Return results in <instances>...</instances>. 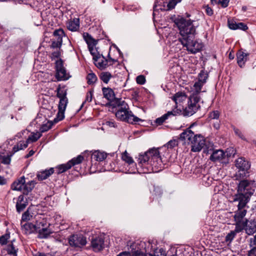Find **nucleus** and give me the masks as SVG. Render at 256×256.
Returning <instances> with one entry per match:
<instances>
[{
    "label": "nucleus",
    "mask_w": 256,
    "mask_h": 256,
    "mask_svg": "<svg viewBox=\"0 0 256 256\" xmlns=\"http://www.w3.org/2000/svg\"><path fill=\"white\" fill-rule=\"evenodd\" d=\"M172 20L180 30L181 37L179 40L184 46L186 48L187 50L193 54L200 52L203 44L196 39V27L193 25L192 22L190 20H186L180 16L172 18Z\"/></svg>",
    "instance_id": "1"
},
{
    "label": "nucleus",
    "mask_w": 256,
    "mask_h": 256,
    "mask_svg": "<svg viewBox=\"0 0 256 256\" xmlns=\"http://www.w3.org/2000/svg\"><path fill=\"white\" fill-rule=\"evenodd\" d=\"M158 148H152L144 153H140L138 158V168L131 170L129 168V174L151 173L162 170L166 160H163Z\"/></svg>",
    "instance_id": "2"
},
{
    "label": "nucleus",
    "mask_w": 256,
    "mask_h": 256,
    "mask_svg": "<svg viewBox=\"0 0 256 256\" xmlns=\"http://www.w3.org/2000/svg\"><path fill=\"white\" fill-rule=\"evenodd\" d=\"M256 188L254 180L244 179L240 180L238 186L237 194L234 196V202H240V206H246Z\"/></svg>",
    "instance_id": "3"
},
{
    "label": "nucleus",
    "mask_w": 256,
    "mask_h": 256,
    "mask_svg": "<svg viewBox=\"0 0 256 256\" xmlns=\"http://www.w3.org/2000/svg\"><path fill=\"white\" fill-rule=\"evenodd\" d=\"M196 122H194L180 135V139L182 140H186L191 145V151L199 152L206 145V140L201 134H195L190 130Z\"/></svg>",
    "instance_id": "4"
},
{
    "label": "nucleus",
    "mask_w": 256,
    "mask_h": 256,
    "mask_svg": "<svg viewBox=\"0 0 256 256\" xmlns=\"http://www.w3.org/2000/svg\"><path fill=\"white\" fill-rule=\"evenodd\" d=\"M124 103V101L122 100L121 98H116L114 97V99L108 101L106 106L112 110L116 108V116L122 121L128 122V108L122 107Z\"/></svg>",
    "instance_id": "5"
},
{
    "label": "nucleus",
    "mask_w": 256,
    "mask_h": 256,
    "mask_svg": "<svg viewBox=\"0 0 256 256\" xmlns=\"http://www.w3.org/2000/svg\"><path fill=\"white\" fill-rule=\"evenodd\" d=\"M84 160V157L82 155L80 154L78 156L74 158L66 164L58 166L56 167V172L58 174L64 173L70 169L72 166L74 167L76 171L80 172V169L78 170V167L77 166L81 164Z\"/></svg>",
    "instance_id": "6"
},
{
    "label": "nucleus",
    "mask_w": 256,
    "mask_h": 256,
    "mask_svg": "<svg viewBox=\"0 0 256 256\" xmlns=\"http://www.w3.org/2000/svg\"><path fill=\"white\" fill-rule=\"evenodd\" d=\"M200 99V96L190 94L188 99V106L184 110V115L191 116L195 114L200 108V106L198 104Z\"/></svg>",
    "instance_id": "7"
},
{
    "label": "nucleus",
    "mask_w": 256,
    "mask_h": 256,
    "mask_svg": "<svg viewBox=\"0 0 256 256\" xmlns=\"http://www.w3.org/2000/svg\"><path fill=\"white\" fill-rule=\"evenodd\" d=\"M236 166L238 169L236 172V176L240 178H246L248 175V170L250 165L245 158L241 157L236 160Z\"/></svg>",
    "instance_id": "8"
},
{
    "label": "nucleus",
    "mask_w": 256,
    "mask_h": 256,
    "mask_svg": "<svg viewBox=\"0 0 256 256\" xmlns=\"http://www.w3.org/2000/svg\"><path fill=\"white\" fill-rule=\"evenodd\" d=\"M176 5V2L172 0H156L154 6L153 16L155 12L160 10L161 11L170 10L174 8Z\"/></svg>",
    "instance_id": "9"
},
{
    "label": "nucleus",
    "mask_w": 256,
    "mask_h": 256,
    "mask_svg": "<svg viewBox=\"0 0 256 256\" xmlns=\"http://www.w3.org/2000/svg\"><path fill=\"white\" fill-rule=\"evenodd\" d=\"M56 78L58 81L68 80L70 76L66 73V68L64 66V62L60 58L56 62Z\"/></svg>",
    "instance_id": "10"
},
{
    "label": "nucleus",
    "mask_w": 256,
    "mask_h": 256,
    "mask_svg": "<svg viewBox=\"0 0 256 256\" xmlns=\"http://www.w3.org/2000/svg\"><path fill=\"white\" fill-rule=\"evenodd\" d=\"M68 243L72 247L80 248L86 244V238L81 234H72L68 238Z\"/></svg>",
    "instance_id": "11"
},
{
    "label": "nucleus",
    "mask_w": 256,
    "mask_h": 256,
    "mask_svg": "<svg viewBox=\"0 0 256 256\" xmlns=\"http://www.w3.org/2000/svg\"><path fill=\"white\" fill-rule=\"evenodd\" d=\"M88 50L90 52V54L92 56L93 60L94 62H97L98 58H100L101 56L103 58L104 60H102L101 62H98V64H95L99 68H105L108 66V60H106L102 54H100L98 52L96 48V50H94V48H88Z\"/></svg>",
    "instance_id": "12"
},
{
    "label": "nucleus",
    "mask_w": 256,
    "mask_h": 256,
    "mask_svg": "<svg viewBox=\"0 0 256 256\" xmlns=\"http://www.w3.org/2000/svg\"><path fill=\"white\" fill-rule=\"evenodd\" d=\"M210 160L214 162H220L226 164L228 162V154L222 150H218L214 151L210 156Z\"/></svg>",
    "instance_id": "13"
},
{
    "label": "nucleus",
    "mask_w": 256,
    "mask_h": 256,
    "mask_svg": "<svg viewBox=\"0 0 256 256\" xmlns=\"http://www.w3.org/2000/svg\"><path fill=\"white\" fill-rule=\"evenodd\" d=\"M104 238L102 236L93 237L91 241V246L94 252H100L104 248Z\"/></svg>",
    "instance_id": "14"
},
{
    "label": "nucleus",
    "mask_w": 256,
    "mask_h": 256,
    "mask_svg": "<svg viewBox=\"0 0 256 256\" xmlns=\"http://www.w3.org/2000/svg\"><path fill=\"white\" fill-rule=\"evenodd\" d=\"M28 201L24 194H20L17 198L16 204V212L18 213L22 212L28 205Z\"/></svg>",
    "instance_id": "15"
},
{
    "label": "nucleus",
    "mask_w": 256,
    "mask_h": 256,
    "mask_svg": "<svg viewBox=\"0 0 256 256\" xmlns=\"http://www.w3.org/2000/svg\"><path fill=\"white\" fill-rule=\"evenodd\" d=\"M130 247L132 250L129 252V256H146L145 252L141 250L138 242H133Z\"/></svg>",
    "instance_id": "16"
},
{
    "label": "nucleus",
    "mask_w": 256,
    "mask_h": 256,
    "mask_svg": "<svg viewBox=\"0 0 256 256\" xmlns=\"http://www.w3.org/2000/svg\"><path fill=\"white\" fill-rule=\"evenodd\" d=\"M107 154L104 152H102L100 150H95L91 154L92 162H101L104 161L106 158Z\"/></svg>",
    "instance_id": "17"
},
{
    "label": "nucleus",
    "mask_w": 256,
    "mask_h": 256,
    "mask_svg": "<svg viewBox=\"0 0 256 256\" xmlns=\"http://www.w3.org/2000/svg\"><path fill=\"white\" fill-rule=\"evenodd\" d=\"M248 54L239 50L236 54L237 63L239 66L242 68L248 58Z\"/></svg>",
    "instance_id": "18"
},
{
    "label": "nucleus",
    "mask_w": 256,
    "mask_h": 256,
    "mask_svg": "<svg viewBox=\"0 0 256 256\" xmlns=\"http://www.w3.org/2000/svg\"><path fill=\"white\" fill-rule=\"evenodd\" d=\"M178 112L176 113V112L174 110L172 111L168 112L166 114H165L163 116H162L160 118H157L155 120V123L156 124L157 126H160L162 125L164 122L168 119V117L170 115H174L176 116L177 114H179L181 112L180 110H176Z\"/></svg>",
    "instance_id": "19"
},
{
    "label": "nucleus",
    "mask_w": 256,
    "mask_h": 256,
    "mask_svg": "<svg viewBox=\"0 0 256 256\" xmlns=\"http://www.w3.org/2000/svg\"><path fill=\"white\" fill-rule=\"evenodd\" d=\"M68 29L72 32L76 31L80 27V20L78 18H74L73 20H70L66 23Z\"/></svg>",
    "instance_id": "20"
},
{
    "label": "nucleus",
    "mask_w": 256,
    "mask_h": 256,
    "mask_svg": "<svg viewBox=\"0 0 256 256\" xmlns=\"http://www.w3.org/2000/svg\"><path fill=\"white\" fill-rule=\"evenodd\" d=\"M34 224L32 222H27L22 225V230L24 231L26 234H32L36 233V228Z\"/></svg>",
    "instance_id": "21"
},
{
    "label": "nucleus",
    "mask_w": 256,
    "mask_h": 256,
    "mask_svg": "<svg viewBox=\"0 0 256 256\" xmlns=\"http://www.w3.org/2000/svg\"><path fill=\"white\" fill-rule=\"evenodd\" d=\"M244 207L245 206L240 207V202H238V210L236 212L234 216L236 222L243 221L242 219L246 213V210L244 209Z\"/></svg>",
    "instance_id": "22"
},
{
    "label": "nucleus",
    "mask_w": 256,
    "mask_h": 256,
    "mask_svg": "<svg viewBox=\"0 0 256 256\" xmlns=\"http://www.w3.org/2000/svg\"><path fill=\"white\" fill-rule=\"evenodd\" d=\"M54 168H51L49 170H46L39 172L37 174L36 177L38 180H43L46 179L51 174L54 173Z\"/></svg>",
    "instance_id": "23"
},
{
    "label": "nucleus",
    "mask_w": 256,
    "mask_h": 256,
    "mask_svg": "<svg viewBox=\"0 0 256 256\" xmlns=\"http://www.w3.org/2000/svg\"><path fill=\"white\" fill-rule=\"evenodd\" d=\"M25 182L24 176L20 177L19 179L14 181L12 184L11 187L13 190H22L23 186Z\"/></svg>",
    "instance_id": "24"
},
{
    "label": "nucleus",
    "mask_w": 256,
    "mask_h": 256,
    "mask_svg": "<svg viewBox=\"0 0 256 256\" xmlns=\"http://www.w3.org/2000/svg\"><path fill=\"white\" fill-rule=\"evenodd\" d=\"M36 182L34 180H30L26 182H25L23 186L22 193L24 195H28V194L34 189Z\"/></svg>",
    "instance_id": "25"
},
{
    "label": "nucleus",
    "mask_w": 256,
    "mask_h": 256,
    "mask_svg": "<svg viewBox=\"0 0 256 256\" xmlns=\"http://www.w3.org/2000/svg\"><path fill=\"white\" fill-rule=\"evenodd\" d=\"M52 232L50 229L43 227L38 232L37 237L40 239L47 238Z\"/></svg>",
    "instance_id": "26"
},
{
    "label": "nucleus",
    "mask_w": 256,
    "mask_h": 256,
    "mask_svg": "<svg viewBox=\"0 0 256 256\" xmlns=\"http://www.w3.org/2000/svg\"><path fill=\"white\" fill-rule=\"evenodd\" d=\"M102 91L104 97L107 99L108 101L114 99L115 94L114 90L110 88H102Z\"/></svg>",
    "instance_id": "27"
},
{
    "label": "nucleus",
    "mask_w": 256,
    "mask_h": 256,
    "mask_svg": "<svg viewBox=\"0 0 256 256\" xmlns=\"http://www.w3.org/2000/svg\"><path fill=\"white\" fill-rule=\"evenodd\" d=\"M186 98V96L184 92H178L176 93L172 98L176 106H177V104L178 102H183Z\"/></svg>",
    "instance_id": "28"
},
{
    "label": "nucleus",
    "mask_w": 256,
    "mask_h": 256,
    "mask_svg": "<svg viewBox=\"0 0 256 256\" xmlns=\"http://www.w3.org/2000/svg\"><path fill=\"white\" fill-rule=\"evenodd\" d=\"M246 232L249 235L254 234L256 232V222L254 221L250 222L248 224V222L246 227Z\"/></svg>",
    "instance_id": "29"
},
{
    "label": "nucleus",
    "mask_w": 256,
    "mask_h": 256,
    "mask_svg": "<svg viewBox=\"0 0 256 256\" xmlns=\"http://www.w3.org/2000/svg\"><path fill=\"white\" fill-rule=\"evenodd\" d=\"M204 84V83H203L202 82L198 80L196 82L194 85V90L191 94L194 96H200L199 94L201 92L202 87Z\"/></svg>",
    "instance_id": "30"
},
{
    "label": "nucleus",
    "mask_w": 256,
    "mask_h": 256,
    "mask_svg": "<svg viewBox=\"0 0 256 256\" xmlns=\"http://www.w3.org/2000/svg\"><path fill=\"white\" fill-rule=\"evenodd\" d=\"M236 228L234 232H240L244 229L246 230V224L248 222V220H246L245 221H240V222H236Z\"/></svg>",
    "instance_id": "31"
},
{
    "label": "nucleus",
    "mask_w": 256,
    "mask_h": 256,
    "mask_svg": "<svg viewBox=\"0 0 256 256\" xmlns=\"http://www.w3.org/2000/svg\"><path fill=\"white\" fill-rule=\"evenodd\" d=\"M178 145V141L176 140H170L167 144H166L165 145H164L162 147L159 148L160 150H165L166 148H170L172 149L175 146H177Z\"/></svg>",
    "instance_id": "32"
},
{
    "label": "nucleus",
    "mask_w": 256,
    "mask_h": 256,
    "mask_svg": "<svg viewBox=\"0 0 256 256\" xmlns=\"http://www.w3.org/2000/svg\"><path fill=\"white\" fill-rule=\"evenodd\" d=\"M12 156L9 152L6 155L4 154H0V160H1V162L4 164H9L11 161V157Z\"/></svg>",
    "instance_id": "33"
},
{
    "label": "nucleus",
    "mask_w": 256,
    "mask_h": 256,
    "mask_svg": "<svg viewBox=\"0 0 256 256\" xmlns=\"http://www.w3.org/2000/svg\"><path fill=\"white\" fill-rule=\"evenodd\" d=\"M42 134L40 132H37L36 133L32 132L31 135L30 136L26 141H28V143L30 142H36L41 136Z\"/></svg>",
    "instance_id": "34"
},
{
    "label": "nucleus",
    "mask_w": 256,
    "mask_h": 256,
    "mask_svg": "<svg viewBox=\"0 0 256 256\" xmlns=\"http://www.w3.org/2000/svg\"><path fill=\"white\" fill-rule=\"evenodd\" d=\"M112 76L111 74L108 72H102L100 75V79L106 84H108V82Z\"/></svg>",
    "instance_id": "35"
},
{
    "label": "nucleus",
    "mask_w": 256,
    "mask_h": 256,
    "mask_svg": "<svg viewBox=\"0 0 256 256\" xmlns=\"http://www.w3.org/2000/svg\"><path fill=\"white\" fill-rule=\"evenodd\" d=\"M64 111L65 110H62L58 109V112L56 114V117L54 119L52 122L56 124L58 122L62 120L64 118Z\"/></svg>",
    "instance_id": "36"
},
{
    "label": "nucleus",
    "mask_w": 256,
    "mask_h": 256,
    "mask_svg": "<svg viewBox=\"0 0 256 256\" xmlns=\"http://www.w3.org/2000/svg\"><path fill=\"white\" fill-rule=\"evenodd\" d=\"M86 79L88 80V84H92L96 82L97 80V77L94 73L92 72L88 74Z\"/></svg>",
    "instance_id": "37"
},
{
    "label": "nucleus",
    "mask_w": 256,
    "mask_h": 256,
    "mask_svg": "<svg viewBox=\"0 0 256 256\" xmlns=\"http://www.w3.org/2000/svg\"><path fill=\"white\" fill-rule=\"evenodd\" d=\"M208 78V74L207 72L204 70H202L198 74V81L206 83V80Z\"/></svg>",
    "instance_id": "38"
},
{
    "label": "nucleus",
    "mask_w": 256,
    "mask_h": 256,
    "mask_svg": "<svg viewBox=\"0 0 256 256\" xmlns=\"http://www.w3.org/2000/svg\"><path fill=\"white\" fill-rule=\"evenodd\" d=\"M6 251L8 254L17 256L18 250L15 249V248L12 244H9L8 246Z\"/></svg>",
    "instance_id": "39"
},
{
    "label": "nucleus",
    "mask_w": 256,
    "mask_h": 256,
    "mask_svg": "<svg viewBox=\"0 0 256 256\" xmlns=\"http://www.w3.org/2000/svg\"><path fill=\"white\" fill-rule=\"evenodd\" d=\"M68 103V98H60L58 106V109H60L62 110H66Z\"/></svg>",
    "instance_id": "40"
},
{
    "label": "nucleus",
    "mask_w": 256,
    "mask_h": 256,
    "mask_svg": "<svg viewBox=\"0 0 256 256\" xmlns=\"http://www.w3.org/2000/svg\"><path fill=\"white\" fill-rule=\"evenodd\" d=\"M56 96L60 98H66V92L65 90H62L60 88V86H58V87L56 90Z\"/></svg>",
    "instance_id": "41"
},
{
    "label": "nucleus",
    "mask_w": 256,
    "mask_h": 256,
    "mask_svg": "<svg viewBox=\"0 0 256 256\" xmlns=\"http://www.w3.org/2000/svg\"><path fill=\"white\" fill-rule=\"evenodd\" d=\"M54 124V123H53L52 122H48L47 124H42L40 129V132L42 134V132H47L51 128Z\"/></svg>",
    "instance_id": "42"
},
{
    "label": "nucleus",
    "mask_w": 256,
    "mask_h": 256,
    "mask_svg": "<svg viewBox=\"0 0 256 256\" xmlns=\"http://www.w3.org/2000/svg\"><path fill=\"white\" fill-rule=\"evenodd\" d=\"M150 256H166V254L162 248L156 249L154 250L152 254H150Z\"/></svg>",
    "instance_id": "43"
},
{
    "label": "nucleus",
    "mask_w": 256,
    "mask_h": 256,
    "mask_svg": "<svg viewBox=\"0 0 256 256\" xmlns=\"http://www.w3.org/2000/svg\"><path fill=\"white\" fill-rule=\"evenodd\" d=\"M62 38L60 37H58L57 40L56 41H52V44H51V48H60L62 44Z\"/></svg>",
    "instance_id": "44"
},
{
    "label": "nucleus",
    "mask_w": 256,
    "mask_h": 256,
    "mask_svg": "<svg viewBox=\"0 0 256 256\" xmlns=\"http://www.w3.org/2000/svg\"><path fill=\"white\" fill-rule=\"evenodd\" d=\"M141 120H142L140 118L134 116L132 112L129 110V123L132 124L134 122L136 124V122Z\"/></svg>",
    "instance_id": "45"
},
{
    "label": "nucleus",
    "mask_w": 256,
    "mask_h": 256,
    "mask_svg": "<svg viewBox=\"0 0 256 256\" xmlns=\"http://www.w3.org/2000/svg\"><path fill=\"white\" fill-rule=\"evenodd\" d=\"M220 116V112L218 110H214L210 112L208 118L210 120H218Z\"/></svg>",
    "instance_id": "46"
},
{
    "label": "nucleus",
    "mask_w": 256,
    "mask_h": 256,
    "mask_svg": "<svg viewBox=\"0 0 256 256\" xmlns=\"http://www.w3.org/2000/svg\"><path fill=\"white\" fill-rule=\"evenodd\" d=\"M32 216L30 215L28 209L22 214V221L27 222L30 220Z\"/></svg>",
    "instance_id": "47"
},
{
    "label": "nucleus",
    "mask_w": 256,
    "mask_h": 256,
    "mask_svg": "<svg viewBox=\"0 0 256 256\" xmlns=\"http://www.w3.org/2000/svg\"><path fill=\"white\" fill-rule=\"evenodd\" d=\"M136 83L140 85L144 84L146 83V77L144 75H139L136 78Z\"/></svg>",
    "instance_id": "48"
},
{
    "label": "nucleus",
    "mask_w": 256,
    "mask_h": 256,
    "mask_svg": "<svg viewBox=\"0 0 256 256\" xmlns=\"http://www.w3.org/2000/svg\"><path fill=\"white\" fill-rule=\"evenodd\" d=\"M236 233L234 231H231L226 235L225 238L226 241V242H231L235 237Z\"/></svg>",
    "instance_id": "49"
},
{
    "label": "nucleus",
    "mask_w": 256,
    "mask_h": 256,
    "mask_svg": "<svg viewBox=\"0 0 256 256\" xmlns=\"http://www.w3.org/2000/svg\"><path fill=\"white\" fill-rule=\"evenodd\" d=\"M86 43L88 44V48H94V46H95L97 44L98 40H96L95 39L92 38V37L91 38H90V40L86 42Z\"/></svg>",
    "instance_id": "50"
},
{
    "label": "nucleus",
    "mask_w": 256,
    "mask_h": 256,
    "mask_svg": "<svg viewBox=\"0 0 256 256\" xmlns=\"http://www.w3.org/2000/svg\"><path fill=\"white\" fill-rule=\"evenodd\" d=\"M10 238V234H5L0 237V244L1 245L6 244L8 242V240Z\"/></svg>",
    "instance_id": "51"
},
{
    "label": "nucleus",
    "mask_w": 256,
    "mask_h": 256,
    "mask_svg": "<svg viewBox=\"0 0 256 256\" xmlns=\"http://www.w3.org/2000/svg\"><path fill=\"white\" fill-rule=\"evenodd\" d=\"M228 28L230 29L233 30H236V27H237L238 23H236L233 20H228Z\"/></svg>",
    "instance_id": "52"
},
{
    "label": "nucleus",
    "mask_w": 256,
    "mask_h": 256,
    "mask_svg": "<svg viewBox=\"0 0 256 256\" xmlns=\"http://www.w3.org/2000/svg\"><path fill=\"white\" fill-rule=\"evenodd\" d=\"M238 29L245 31L248 29V27L247 25L244 22H238L237 27L236 28V30Z\"/></svg>",
    "instance_id": "53"
},
{
    "label": "nucleus",
    "mask_w": 256,
    "mask_h": 256,
    "mask_svg": "<svg viewBox=\"0 0 256 256\" xmlns=\"http://www.w3.org/2000/svg\"><path fill=\"white\" fill-rule=\"evenodd\" d=\"M36 226V233L42 229V228L44 227L46 225V223L44 222H36V224H34Z\"/></svg>",
    "instance_id": "54"
},
{
    "label": "nucleus",
    "mask_w": 256,
    "mask_h": 256,
    "mask_svg": "<svg viewBox=\"0 0 256 256\" xmlns=\"http://www.w3.org/2000/svg\"><path fill=\"white\" fill-rule=\"evenodd\" d=\"M17 146H18L20 150H23L26 148L28 146V141L26 142H22L20 141L18 143L16 144Z\"/></svg>",
    "instance_id": "55"
},
{
    "label": "nucleus",
    "mask_w": 256,
    "mask_h": 256,
    "mask_svg": "<svg viewBox=\"0 0 256 256\" xmlns=\"http://www.w3.org/2000/svg\"><path fill=\"white\" fill-rule=\"evenodd\" d=\"M93 92H94V90H89L86 93L85 102H92V99Z\"/></svg>",
    "instance_id": "56"
},
{
    "label": "nucleus",
    "mask_w": 256,
    "mask_h": 256,
    "mask_svg": "<svg viewBox=\"0 0 256 256\" xmlns=\"http://www.w3.org/2000/svg\"><path fill=\"white\" fill-rule=\"evenodd\" d=\"M130 90L132 91L131 96L132 100L137 101L138 98V92L137 90Z\"/></svg>",
    "instance_id": "57"
},
{
    "label": "nucleus",
    "mask_w": 256,
    "mask_h": 256,
    "mask_svg": "<svg viewBox=\"0 0 256 256\" xmlns=\"http://www.w3.org/2000/svg\"><path fill=\"white\" fill-rule=\"evenodd\" d=\"M251 249L248 251V256H256V246H252Z\"/></svg>",
    "instance_id": "58"
},
{
    "label": "nucleus",
    "mask_w": 256,
    "mask_h": 256,
    "mask_svg": "<svg viewBox=\"0 0 256 256\" xmlns=\"http://www.w3.org/2000/svg\"><path fill=\"white\" fill-rule=\"evenodd\" d=\"M60 56V50L54 52L52 53L50 58L52 60L56 58H59Z\"/></svg>",
    "instance_id": "59"
},
{
    "label": "nucleus",
    "mask_w": 256,
    "mask_h": 256,
    "mask_svg": "<svg viewBox=\"0 0 256 256\" xmlns=\"http://www.w3.org/2000/svg\"><path fill=\"white\" fill-rule=\"evenodd\" d=\"M64 34V32L62 29L56 30L54 31V35L62 38V36Z\"/></svg>",
    "instance_id": "60"
},
{
    "label": "nucleus",
    "mask_w": 256,
    "mask_h": 256,
    "mask_svg": "<svg viewBox=\"0 0 256 256\" xmlns=\"http://www.w3.org/2000/svg\"><path fill=\"white\" fill-rule=\"evenodd\" d=\"M153 192L156 196H161L162 193L161 189L158 187H154Z\"/></svg>",
    "instance_id": "61"
},
{
    "label": "nucleus",
    "mask_w": 256,
    "mask_h": 256,
    "mask_svg": "<svg viewBox=\"0 0 256 256\" xmlns=\"http://www.w3.org/2000/svg\"><path fill=\"white\" fill-rule=\"evenodd\" d=\"M234 133L236 135H237L238 137H240V138L243 139L244 138V136L243 135V134H242V132H241V131L238 130V128H234Z\"/></svg>",
    "instance_id": "62"
},
{
    "label": "nucleus",
    "mask_w": 256,
    "mask_h": 256,
    "mask_svg": "<svg viewBox=\"0 0 256 256\" xmlns=\"http://www.w3.org/2000/svg\"><path fill=\"white\" fill-rule=\"evenodd\" d=\"M218 3L220 4L222 8H226L228 6L229 0H219Z\"/></svg>",
    "instance_id": "63"
},
{
    "label": "nucleus",
    "mask_w": 256,
    "mask_h": 256,
    "mask_svg": "<svg viewBox=\"0 0 256 256\" xmlns=\"http://www.w3.org/2000/svg\"><path fill=\"white\" fill-rule=\"evenodd\" d=\"M92 37L91 35L88 32H84L83 34V38L86 42L88 41Z\"/></svg>",
    "instance_id": "64"
}]
</instances>
